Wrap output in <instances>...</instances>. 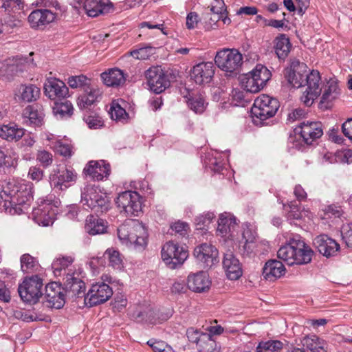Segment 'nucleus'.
<instances>
[{
  "label": "nucleus",
  "mask_w": 352,
  "mask_h": 352,
  "mask_svg": "<svg viewBox=\"0 0 352 352\" xmlns=\"http://www.w3.org/2000/svg\"><path fill=\"white\" fill-rule=\"evenodd\" d=\"M33 199V184L24 180H9L0 191V205L23 212Z\"/></svg>",
  "instance_id": "obj_1"
},
{
  "label": "nucleus",
  "mask_w": 352,
  "mask_h": 352,
  "mask_svg": "<svg viewBox=\"0 0 352 352\" xmlns=\"http://www.w3.org/2000/svg\"><path fill=\"white\" fill-rule=\"evenodd\" d=\"M314 252L299 234H292L287 243L280 248L278 257L289 265H303L311 261Z\"/></svg>",
  "instance_id": "obj_2"
},
{
  "label": "nucleus",
  "mask_w": 352,
  "mask_h": 352,
  "mask_svg": "<svg viewBox=\"0 0 352 352\" xmlns=\"http://www.w3.org/2000/svg\"><path fill=\"white\" fill-rule=\"evenodd\" d=\"M118 236L126 245L144 248L147 244V231L138 221H130L121 225L118 228Z\"/></svg>",
  "instance_id": "obj_3"
},
{
  "label": "nucleus",
  "mask_w": 352,
  "mask_h": 352,
  "mask_svg": "<svg viewBox=\"0 0 352 352\" xmlns=\"http://www.w3.org/2000/svg\"><path fill=\"white\" fill-rule=\"evenodd\" d=\"M37 203V208H34L32 211L34 221L39 226H52L58 213V208L60 204V200L54 195H50L45 197L39 198Z\"/></svg>",
  "instance_id": "obj_4"
},
{
  "label": "nucleus",
  "mask_w": 352,
  "mask_h": 352,
  "mask_svg": "<svg viewBox=\"0 0 352 352\" xmlns=\"http://www.w3.org/2000/svg\"><path fill=\"white\" fill-rule=\"evenodd\" d=\"M81 203L84 206L96 213H104L111 208V203L107 195L98 187L86 186L81 194Z\"/></svg>",
  "instance_id": "obj_5"
},
{
  "label": "nucleus",
  "mask_w": 352,
  "mask_h": 352,
  "mask_svg": "<svg viewBox=\"0 0 352 352\" xmlns=\"http://www.w3.org/2000/svg\"><path fill=\"white\" fill-rule=\"evenodd\" d=\"M116 204L126 216L138 217L142 211V197L136 191L126 190L118 194Z\"/></svg>",
  "instance_id": "obj_6"
},
{
  "label": "nucleus",
  "mask_w": 352,
  "mask_h": 352,
  "mask_svg": "<svg viewBox=\"0 0 352 352\" xmlns=\"http://www.w3.org/2000/svg\"><path fill=\"white\" fill-rule=\"evenodd\" d=\"M78 177L76 170L72 167H56L50 175V184L55 190L64 191L74 185Z\"/></svg>",
  "instance_id": "obj_7"
},
{
  "label": "nucleus",
  "mask_w": 352,
  "mask_h": 352,
  "mask_svg": "<svg viewBox=\"0 0 352 352\" xmlns=\"http://www.w3.org/2000/svg\"><path fill=\"white\" fill-rule=\"evenodd\" d=\"M43 280L38 276L25 278L19 285L18 292L21 300L29 304H36L42 296Z\"/></svg>",
  "instance_id": "obj_8"
},
{
  "label": "nucleus",
  "mask_w": 352,
  "mask_h": 352,
  "mask_svg": "<svg viewBox=\"0 0 352 352\" xmlns=\"http://www.w3.org/2000/svg\"><path fill=\"white\" fill-rule=\"evenodd\" d=\"M278 108L279 102L276 98L263 94L254 100L251 113L254 119L258 118L261 122L273 117Z\"/></svg>",
  "instance_id": "obj_9"
},
{
  "label": "nucleus",
  "mask_w": 352,
  "mask_h": 352,
  "mask_svg": "<svg viewBox=\"0 0 352 352\" xmlns=\"http://www.w3.org/2000/svg\"><path fill=\"white\" fill-rule=\"evenodd\" d=\"M162 258L170 269L181 266L188 256L187 250L173 241L166 242L162 248Z\"/></svg>",
  "instance_id": "obj_10"
},
{
  "label": "nucleus",
  "mask_w": 352,
  "mask_h": 352,
  "mask_svg": "<svg viewBox=\"0 0 352 352\" xmlns=\"http://www.w3.org/2000/svg\"><path fill=\"white\" fill-rule=\"evenodd\" d=\"M214 61L219 69L231 74L239 69L243 63V56L237 50L224 49L217 53Z\"/></svg>",
  "instance_id": "obj_11"
},
{
  "label": "nucleus",
  "mask_w": 352,
  "mask_h": 352,
  "mask_svg": "<svg viewBox=\"0 0 352 352\" xmlns=\"http://www.w3.org/2000/svg\"><path fill=\"white\" fill-rule=\"evenodd\" d=\"M307 72V65L294 58L290 59L289 66L284 69V76L289 85L299 88L304 85Z\"/></svg>",
  "instance_id": "obj_12"
},
{
  "label": "nucleus",
  "mask_w": 352,
  "mask_h": 352,
  "mask_svg": "<svg viewBox=\"0 0 352 352\" xmlns=\"http://www.w3.org/2000/svg\"><path fill=\"white\" fill-rule=\"evenodd\" d=\"M113 291L110 286L103 282L93 284L84 299L88 307L96 306L107 301L112 296Z\"/></svg>",
  "instance_id": "obj_13"
},
{
  "label": "nucleus",
  "mask_w": 352,
  "mask_h": 352,
  "mask_svg": "<svg viewBox=\"0 0 352 352\" xmlns=\"http://www.w3.org/2000/svg\"><path fill=\"white\" fill-rule=\"evenodd\" d=\"M321 78L319 72L312 70L309 74L307 73L305 83L307 87L301 96V101L307 107H310L314 101L320 96L321 88L320 82Z\"/></svg>",
  "instance_id": "obj_14"
},
{
  "label": "nucleus",
  "mask_w": 352,
  "mask_h": 352,
  "mask_svg": "<svg viewBox=\"0 0 352 352\" xmlns=\"http://www.w3.org/2000/svg\"><path fill=\"white\" fill-rule=\"evenodd\" d=\"M150 89L155 94H161L170 86L168 76L158 66L151 67L145 72Z\"/></svg>",
  "instance_id": "obj_15"
},
{
  "label": "nucleus",
  "mask_w": 352,
  "mask_h": 352,
  "mask_svg": "<svg viewBox=\"0 0 352 352\" xmlns=\"http://www.w3.org/2000/svg\"><path fill=\"white\" fill-rule=\"evenodd\" d=\"M65 298L64 289L58 283L52 282L45 286L44 303L47 307L61 309L65 303Z\"/></svg>",
  "instance_id": "obj_16"
},
{
  "label": "nucleus",
  "mask_w": 352,
  "mask_h": 352,
  "mask_svg": "<svg viewBox=\"0 0 352 352\" xmlns=\"http://www.w3.org/2000/svg\"><path fill=\"white\" fill-rule=\"evenodd\" d=\"M193 254L204 268L210 267L219 261L218 250L211 244L202 243L197 246Z\"/></svg>",
  "instance_id": "obj_17"
},
{
  "label": "nucleus",
  "mask_w": 352,
  "mask_h": 352,
  "mask_svg": "<svg viewBox=\"0 0 352 352\" xmlns=\"http://www.w3.org/2000/svg\"><path fill=\"white\" fill-rule=\"evenodd\" d=\"M214 74V67L212 62H202L195 65L191 70L190 78L197 85L209 83Z\"/></svg>",
  "instance_id": "obj_18"
},
{
  "label": "nucleus",
  "mask_w": 352,
  "mask_h": 352,
  "mask_svg": "<svg viewBox=\"0 0 352 352\" xmlns=\"http://www.w3.org/2000/svg\"><path fill=\"white\" fill-rule=\"evenodd\" d=\"M64 292L66 298H85V284L74 273H67L65 278Z\"/></svg>",
  "instance_id": "obj_19"
},
{
  "label": "nucleus",
  "mask_w": 352,
  "mask_h": 352,
  "mask_svg": "<svg viewBox=\"0 0 352 352\" xmlns=\"http://www.w3.org/2000/svg\"><path fill=\"white\" fill-rule=\"evenodd\" d=\"M295 130L307 144H311L323 134L322 124L318 122H303Z\"/></svg>",
  "instance_id": "obj_20"
},
{
  "label": "nucleus",
  "mask_w": 352,
  "mask_h": 352,
  "mask_svg": "<svg viewBox=\"0 0 352 352\" xmlns=\"http://www.w3.org/2000/svg\"><path fill=\"white\" fill-rule=\"evenodd\" d=\"M44 91L47 97L55 100L66 98L69 89L63 81L55 78H48L44 84Z\"/></svg>",
  "instance_id": "obj_21"
},
{
  "label": "nucleus",
  "mask_w": 352,
  "mask_h": 352,
  "mask_svg": "<svg viewBox=\"0 0 352 352\" xmlns=\"http://www.w3.org/2000/svg\"><path fill=\"white\" fill-rule=\"evenodd\" d=\"M314 245L318 251L327 258L334 256L340 250V245L327 234H320L314 239Z\"/></svg>",
  "instance_id": "obj_22"
},
{
  "label": "nucleus",
  "mask_w": 352,
  "mask_h": 352,
  "mask_svg": "<svg viewBox=\"0 0 352 352\" xmlns=\"http://www.w3.org/2000/svg\"><path fill=\"white\" fill-rule=\"evenodd\" d=\"M211 285V280L206 272L200 271L190 274L187 278V286L189 289L195 292H204L208 291Z\"/></svg>",
  "instance_id": "obj_23"
},
{
  "label": "nucleus",
  "mask_w": 352,
  "mask_h": 352,
  "mask_svg": "<svg viewBox=\"0 0 352 352\" xmlns=\"http://www.w3.org/2000/svg\"><path fill=\"white\" fill-rule=\"evenodd\" d=\"M223 267L227 277L230 280H237L242 276L241 265L233 252L230 250L224 254Z\"/></svg>",
  "instance_id": "obj_24"
},
{
  "label": "nucleus",
  "mask_w": 352,
  "mask_h": 352,
  "mask_svg": "<svg viewBox=\"0 0 352 352\" xmlns=\"http://www.w3.org/2000/svg\"><path fill=\"white\" fill-rule=\"evenodd\" d=\"M84 173L90 178L100 181L110 174V166L104 162H89L83 170Z\"/></svg>",
  "instance_id": "obj_25"
},
{
  "label": "nucleus",
  "mask_w": 352,
  "mask_h": 352,
  "mask_svg": "<svg viewBox=\"0 0 352 352\" xmlns=\"http://www.w3.org/2000/svg\"><path fill=\"white\" fill-rule=\"evenodd\" d=\"M54 19V14L49 10H36L28 16V21L33 28H42Z\"/></svg>",
  "instance_id": "obj_26"
},
{
  "label": "nucleus",
  "mask_w": 352,
  "mask_h": 352,
  "mask_svg": "<svg viewBox=\"0 0 352 352\" xmlns=\"http://www.w3.org/2000/svg\"><path fill=\"white\" fill-rule=\"evenodd\" d=\"M23 117L27 124L34 126H40L43 124L45 117L44 109L40 104H34L28 106L23 111Z\"/></svg>",
  "instance_id": "obj_27"
},
{
  "label": "nucleus",
  "mask_w": 352,
  "mask_h": 352,
  "mask_svg": "<svg viewBox=\"0 0 352 352\" xmlns=\"http://www.w3.org/2000/svg\"><path fill=\"white\" fill-rule=\"evenodd\" d=\"M101 95L102 91L97 86H87L77 99L78 106L80 109L87 108L98 101Z\"/></svg>",
  "instance_id": "obj_28"
},
{
  "label": "nucleus",
  "mask_w": 352,
  "mask_h": 352,
  "mask_svg": "<svg viewBox=\"0 0 352 352\" xmlns=\"http://www.w3.org/2000/svg\"><path fill=\"white\" fill-rule=\"evenodd\" d=\"M236 226V218L230 213L224 212L218 220L217 232L221 236L232 237Z\"/></svg>",
  "instance_id": "obj_29"
},
{
  "label": "nucleus",
  "mask_w": 352,
  "mask_h": 352,
  "mask_svg": "<svg viewBox=\"0 0 352 352\" xmlns=\"http://www.w3.org/2000/svg\"><path fill=\"white\" fill-rule=\"evenodd\" d=\"M285 273V268L282 262L277 260L268 261L263 269V277L270 281L280 278Z\"/></svg>",
  "instance_id": "obj_30"
},
{
  "label": "nucleus",
  "mask_w": 352,
  "mask_h": 352,
  "mask_svg": "<svg viewBox=\"0 0 352 352\" xmlns=\"http://www.w3.org/2000/svg\"><path fill=\"white\" fill-rule=\"evenodd\" d=\"M100 77L107 86L112 87H120L126 81L124 72L118 68L109 69L107 72H102Z\"/></svg>",
  "instance_id": "obj_31"
},
{
  "label": "nucleus",
  "mask_w": 352,
  "mask_h": 352,
  "mask_svg": "<svg viewBox=\"0 0 352 352\" xmlns=\"http://www.w3.org/2000/svg\"><path fill=\"white\" fill-rule=\"evenodd\" d=\"M40 89L32 84H22L17 90L19 99L24 102H31L36 100L40 96Z\"/></svg>",
  "instance_id": "obj_32"
},
{
  "label": "nucleus",
  "mask_w": 352,
  "mask_h": 352,
  "mask_svg": "<svg viewBox=\"0 0 352 352\" xmlns=\"http://www.w3.org/2000/svg\"><path fill=\"white\" fill-rule=\"evenodd\" d=\"M301 343L311 352H327L328 344L326 341L315 334L305 336Z\"/></svg>",
  "instance_id": "obj_33"
},
{
  "label": "nucleus",
  "mask_w": 352,
  "mask_h": 352,
  "mask_svg": "<svg viewBox=\"0 0 352 352\" xmlns=\"http://www.w3.org/2000/svg\"><path fill=\"white\" fill-rule=\"evenodd\" d=\"M340 89L338 84L334 82H328L322 95L320 105L321 109H327L331 107V102L338 98Z\"/></svg>",
  "instance_id": "obj_34"
},
{
  "label": "nucleus",
  "mask_w": 352,
  "mask_h": 352,
  "mask_svg": "<svg viewBox=\"0 0 352 352\" xmlns=\"http://www.w3.org/2000/svg\"><path fill=\"white\" fill-rule=\"evenodd\" d=\"M107 222L97 216L89 215L86 219L85 230L91 235L104 234L107 232Z\"/></svg>",
  "instance_id": "obj_35"
},
{
  "label": "nucleus",
  "mask_w": 352,
  "mask_h": 352,
  "mask_svg": "<svg viewBox=\"0 0 352 352\" xmlns=\"http://www.w3.org/2000/svg\"><path fill=\"white\" fill-rule=\"evenodd\" d=\"M24 135V129L10 123L0 126V137L8 141H18Z\"/></svg>",
  "instance_id": "obj_36"
},
{
  "label": "nucleus",
  "mask_w": 352,
  "mask_h": 352,
  "mask_svg": "<svg viewBox=\"0 0 352 352\" xmlns=\"http://www.w3.org/2000/svg\"><path fill=\"white\" fill-rule=\"evenodd\" d=\"M79 6L82 5L83 9L88 16L95 17L103 13L105 6L100 0H80Z\"/></svg>",
  "instance_id": "obj_37"
},
{
  "label": "nucleus",
  "mask_w": 352,
  "mask_h": 352,
  "mask_svg": "<svg viewBox=\"0 0 352 352\" xmlns=\"http://www.w3.org/2000/svg\"><path fill=\"white\" fill-rule=\"evenodd\" d=\"M274 43V49L277 56L279 59L285 60L292 47L289 38L285 34H280L276 38Z\"/></svg>",
  "instance_id": "obj_38"
},
{
  "label": "nucleus",
  "mask_w": 352,
  "mask_h": 352,
  "mask_svg": "<svg viewBox=\"0 0 352 352\" xmlns=\"http://www.w3.org/2000/svg\"><path fill=\"white\" fill-rule=\"evenodd\" d=\"M197 347L199 352H220V346L212 338V336L207 333L202 335Z\"/></svg>",
  "instance_id": "obj_39"
},
{
  "label": "nucleus",
  "mask_w": 352,
  "mask_h": 352,
  "mask_svg": "<svg viewBox=\"0 0 352 352\" xmlns=\"http://www.w3.org/2000/svg\"><path fill=\"white\" fill-rule=\"evenodd\" d=\"M109 113L112 120L122 123H126L129 118L126 110L116 100L111 102Z\"/></svg>",
  "instance_id": "obj_40"
},
{
  "label": "nucleus",
  "mask_w": 352,
  "mask_h": 352,
  "mask_svg": "<svg viewBox=\"0 0 352 352\" xmlns=\"http://www.w3.org/2000/svg\"><path fill=\"white\" fill-rule=\"evenodd\" d=\"M52 109L54 115L60 119L70 117L74 110L72 102L68 100L56 102Z\"/></svg>",
  "instance_id": "obj_41"
},
{
  "label": "nucleus",
  "mask_w": 352,
  "mask_h": 352,
  "mask_svg": "<svg viewBox=\"0 0 352 352\" xmlns=\"http://www.w3.org/2000/svg\"><path fill=\"white\" fill-rule=\"evenodd\" d=\"M133 317L138 322L148 324H155L157 322L155 311L151 307H146L143 309L135 311L133 313Z\"/></svg>",
  "instance_id": "obj_42"
},
{
  "label": "nucleus",
  "mask_w": 352,
  "mask_h": 352,
  "mask_svg": "<svg viewBox=\"0 0 352 352\" xmlns=\"http://www.w3.org/2000/svg\"><path fill=\"white\" fill-rule=\"evenodd\" d=\"M250 73L260 83L263 88L272 76L270 71L266 67L260 64L257 65Z\"/></svg>",
  "instance_id": "obj_43"
},
{
  "label": "nucleus",
  "mask_w": 352,
  "mask_h": 352,
  "mask_svg": "<svg viewBox=\"0 0 352 352\" xmlns=\"http://www.w3.org/2000/svg\"><path fill=\"white\" fill-rule=\"evenodd\" d=\"M21 270L26 274L34 272L38 267L36 259L29 254H24L21 257Z\"/></svg>",
  "instance_id": "obj_44"
},
{
  "label": "nucleus",
  "mask_w": 352,
  "mask_h": 352,
  "mask_svg": "<svg viewBox=\"0 0 352 352\" xmlns=\"http://www.w3.org/2000/svg\"><path fill=\"white\" fill-rule=\"evenodd\" d=\"M242 87L246 92L257 93L260 91L263 87L252 76L250 73L247 74L241 80Z\"/></svg>",
  "instance_id": "obj_45"
},
{
  "label": "nucleus",
  "mask_w": 352,
  "mask_h": 352,
  "mask_svg": "<svg viewBox=\"0 0 352 352\" xmlns=\"http://www.w3.org/2000/svg\"><path fill=\"white\" fill-rule=\"evenodd\" d=\"M104 256L108 259L109 265L113 268L120 270L123 267L122 258L118 251L108 249L105 251Z\"/></svg>",
  "instance_id": "obj_46"
},
{
  "label": "nucleus",
  "mask_w": 352,
  "mask_h": 352,
  "mask_svg": "<svg viewBox=\"0 0 352 352\" xmlns=\"http://www.w3.org/2000/svg\"><path fill=\"white\" fill-rule=\"evenodd\" d=\"M283 344L278 340H270L261 342L256 348L257 352H280Z\"/></svg>",
  "instance_id": "obj_47"
},
{
  "label": "nucleus",
  "mask_w": 352,
  "mask_h": 352,
  "mask_svg": "<svg viewBox=\"0 0 352 352\" xmlns=\"http://www.w3.org/2000/svg\"><path fill=\"white\" fill-rule=\"evenodd\" d=\"M243 239L245 240V249L250 250V244L255 242L257 234L254 229L250 224H245L242 232Z\"/></svg>",
  "instance_id": "obj_48"
},
{
  "label": "nucleus",
  "mask_w": 352,
  "mask_h": 352,
  "mask_svg": "<svg viewBox=\"0 0 352 352\" xmlns=\"http://www.w3.org/2000/svg\"><path fill=\"white\" fill-rule=\"evenodd\" d=\"M188 105L196 113H202L206 109V102L201 96H195L188 100Z\"/></svg>",
  "instance_id": "obj_49"
},
{
  "label": "nucleus",
  "mask_w": 352,
  "mask_h": 352,
  "mask_svg": "<svg viewBox=\"0 0 352 352\" xmlns=\"http://www.w3.org/2000/svg\"><path fill=\"white\" fill-rule=\"evenodd\" d=\"M84 120L90 129H98L104 125L102 118L94 113H90L84 116Z\"/></svg>",
  "instance_id": "obj_50"
},
{
  "label": "nucleus",
  "mask_w": 352,
  "mask_h": 352,
  "mask_svg": "<svg viewBox=\"0 0 352 352\" xmlns=\"http://www.w3.org/2000/svg\"><path fill=\"white\" fill-rule=\"evenodd\" d=\"M73 261L74 258L72 256H63L56 258L52 263L54 272L56 273L57 272L60 274L61 270H65V268L70 265Z\"/></svg>",
  "instance_id": "obj_51"
},
{
  "label": "nucleus",
  "mask_w": 352,
  "mask_h": 352,
  "mask_svg": "<svg viewBox=\"0 0 352 352\" xmlns=\"http://www.w3.org/2000/svg\"><path fill=\"white\" fill-rule=\"evenodd\" d=\"M154 49L152 47L146 46L130 52V56L136 59H148L153 54Z\"/></svg>",
  "instance_id": "obj_52"
},
{
  "label": "nucleus",
  "mask_w": 352,
  "mask_h": 352,
  "mask_svg": "<svg viewBox=\"0 0 352 352\" xmlns=\"http://www.w3.org/2000/svg\"><path fill=\"white\" fill-rule=\"evenodd\" d=\"M210 11L213 14H217V21H219L221 18L223 17L226 12L224 1L223 0H214L211 5Z\"/></svg>",
  "instance_id": "obj_53"
},
{
  "label": "nucleus",
  "mask_w": 352,
  "mask_h": 352,
  "mask_svg": "<svg viewBox=\"0 0 352 352\" xmlns=\"http://www.w3.org/2000/svg\"><path fill=\"white\" fill-rule=\"evenodd\" d=\"M1 8L4 9L5 12H16L23 8L21 0H3Z\"/></svg>",
  "instance_id": "obj_54"
},
{
  "label": "nucleus",
  "mask_w": 352,
  "mask_h": 352,
  "mask_svg": "<svg viewBox=\"0 0 352 352\" xmlns=\"http://www.w3.org/2000/svg\"><path fill=\"white\" fill-rule=\"evenodd\" d=\"M87 80L84 75L72 76L68 78L67 83L71 88L75 89L86 85Z\"/></svg>",
  "instance_id": "obj_55"
},
{
  "label": "nucleus",
  "mask_w": 352,
  "mask_h": 352,
  "mask_svg": "<svg viewBox=\"0 0 352 352\" xmlns=\"http://www.w3.org/2000/svg\"><path fill=\"white\" fill-rule=\"evenodd\" d=\"M56 151L60 155L65 157H69L72 155V146L68 144H64L58 140L54 146Z\"/></svg>",
  "instance_id": "obj_56"
},
{
  "label": "nucleus",
  "mask_w": 352,
  "mask_h": 352,
  "mask_svg": "<svg viewBox=\"0 0 352 352\" xmlns=\"http://www.w3.org/2000/svg\"><path fill=\"white\" fill-rule=\"evenodd\" d=\"M214 218L213 212H208L205 214H200L195 218V222L197 226H200V229L209 225Z\"/></svg>",
  "instance_id": "obj_57"
},
{
  "label": "nucleus",
  "mask_w": 352,
  "mask_h": 352,
  "mask_svg": "<svg viewBox=\"0 0 352 352\" xmlns=\"http://www.w3.org/2000/svg\"><path fill=\"white\" fill-rule=\"evenodd\" d=\"M37 160L43 167H48L53 162V155L51 153L45 150L40 151L37 154Z\"/></svg>",
  "instance_id": "obj_58"
},
{
  "label": "nucleus",
  "mask_w": 352,
  "mask_h": 352,
  "mask_svg": "<svg viewBox=\"0 0 352 352\" xmlns=\"http://www.w3.org/2000/svg\"><path fill=\"white\" fill-rule=\"evenodd\" d=\"M342 239L345 241L348 247L352 248V222L344 225L342 228Z\"/></svg>",
  "instance_id": "obj_59"
},
{
  "label": "nucleus",
  "mask_w": 352,
  "mask_h": 352,
  "mask_svg": "<svg viewBox=\"0 0 352 352\" xmlns=\"http://www.w3.org/2000/svg\"><path fill=\"white\" fill-rule=\"evenodd\" d=\"M205 333H206L201 332L192 327L188 329L186 331V336L188 340L191 342L196 343L197 346L198 345V342H199L201 337Z\"/></svg>",
  "instance_id": "obj_60"
},
{
  "label": "nucleus",
  "mask_w": 352,
  "mask_h": 352,
  "mask_svg": "<svg viewBox=\"0 0 352 352\" xmlns=\"http://www.w3.org/2000/svg\"><path fill=\"white\" fill-rule=\"evenodd\" d=\"M248 92H245L243 90L239 89H233L232 91L231 96L233 102H235V105L242 104L243 102L245 101V94Z\"/></svg>",
  "instance_id": "obj_61"
},
{
  "label": "nucleus",
  "mask_w": 352,
  "mask_h": 352,
  "mask_svg": "<svg viewBox=\"0 0 352 352\" xmlns=\"http://www.w3.org/2000/svg\"><path fill=\"white\" fill-rule=\"evenodd\" d=\"M289 210L288 211V217L294 219H300L301 218V212L298 205L296 201H291L288 205Z\"/></svg>",
  "instance_id": "obj_62"
},
{
  "label": "nucleus",
  "mask_w": 352,
  "mask_h": 352,
  "mask_svg": "<svg viewBox=\"0 0 352 352\" xmlns=\"http://www.w3.org/2000/svg\"><path fill=\"white\" fill-rule=\"evenodd\" d=\"M28 177L36 182H39L43 179V171L38 167L32 166L28 171Z\"/></svg>",
  "instance_id": "obj_63"
},
{
  "label": "nucleus",
  "mask_w": 352,
  "mask_h": 352,
  "mask_svg": "<svg viewBox=\"0 0 352 352\" xmlns=\"http://www.w3.org/2000/svg\"><path fill=\"white\" fill-rule=\"evenodd\" d=\"M342 131L344 135L352 140V118H348L342 125Z\"/></svg>",
  "instance_id": "obj_64"
}]
</instances>
